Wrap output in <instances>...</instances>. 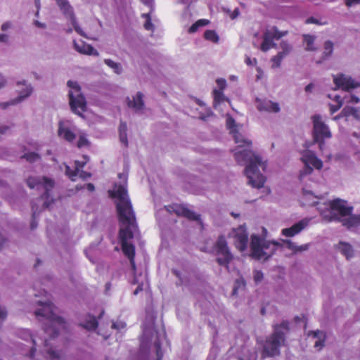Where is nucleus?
Returning <instances> with one entry per match:
<instances>
[{
	"label": "nucleus",
	"mask_w": 360,
	"mask_h": 360,
	"mask_svg": "<svg viewBox=\"0 0 360 360\" xmlns=\"http://www.w3.org/2000/svg\"><path fill=\"white\" fill-rule=\"evenodd\" d=\"M112 198H116V208L120 222L124 226L119 231V239L123 254L128 258L135 257V247L128 240L134 238V232L138 229L135 213L129 198L127 188L124 185H115L113 191H108Z\"/></svg>",
	"instance_id": "nucleus-1"
},
{
	"label": "nucleus",
	"mask_w": 360,
	"mask_h": 360,
	"mask_svg": "<svg viewBox=\"0 0 360 360\" xmlns=\"http://www.w3.org/2000/svg\"><path fill=\"white\" fill-rule=\"evenodd\" d=\"M226 127L230 129L235 142L238 144V146L247 147L236 152L234 157L236 162L240 165L248 163L245 169V173L248 179L249 184L257 188H262L266 181V178L259 172V167L264 171L267 166L266 162H262V158L250 149L252 141L242 138V136L236 129L235 120L231 116L226 119Z\"/></svg>",
	"instance_id": "nucleus-2"
},
{
	"label": "nucleus",
	"mask_w": 360,
	"mask_h": 360,
	"mask_svg": "<svg viewBox=\"0 0 360 360\" xmlns=\"http://www.w3.org/2000/svg\"><path fill=\"white\" fill-rule=\"evenodd\" d=\"M39 304L41 305L42 308L37 310L35 315L45 319L44 322V332L51 338H55L58 335L60 330L66 329L67 323L63 318L55 314V306L53 303L39 302Z\"/></svg>",
	"instance_id": "nucleus-3"
},
{
	"label": "nucleus",
	"mask_w": 360,
	"mask_h": 360,
	"mask_svg": "<svg viewBox=\"0 0 360 360\" xmlns=\"http://www.w3.org/2000/svg\"><path fill=\"white\" fill-rule=\"evenodd\" d=\"M273 333L266 338L262 351V357H273L280 354V347L284 344L285 333L289 330V322L283 321L281 324H275Z\"/></svg>",
	"instance_id": "nucleus-4"
},
{
	"label": "nucleus",
	"mask_w": 360,
	"mask_h": 360,
	"mask_svg": "<svg viewBox=\"0 0 360 360\" xmlns=\"http://www.w3.org/2000/svg\"><path fill=\"white\" fill-rule=\"evenodd\" d=\"M280 244L275 241H266L257 235L251 236L250 257L256 260H267L276 252Z\"/></svg>",
	"instance_id": "nucleus-5"
},
{
	"label": "nucleus",
	"mask_w": 360,
	"mask_h": 360,
	"mask_svg": "<svg viewBox=\"0 0 360 360\" xmlns=\"http://www.w3.org/2000/svg\"><path fill=\"white\" fill-rule=\"evenodd\" d=\"M68 86L71 89L69 91L70 105L75 114L82 116L86 110V101L81 92V88L77 82L68 81Z\"/></svg>",
	"instance_id": "nucleus-6"
},
{
	"label": "nucleus",
	"mask_w": 360,
	"mask_h": 360,
	"mask_svg": "<svg viewBox=\"0 0 360 360\" xmlns=\"http://www.w3.org/2000/svg\"><path fill=\"white\" fill-rule=\"evenodd\" d=\"M215 254L219 256L216 261L220 266H224L229 269V264L233 260V256L228 246L226 238L220 235L213 246Z\"/></svg>",
	"instance_id": "nucleus-7"
},
{
	"label": "nucleus",
	"mask_w": 360,
	"mask_h": 360,
	"mask_svg": "<svg viewBox=\"0 0 360 360\" xmlns=\"http://www.w3.org/2000/svg\"><path fill=\"white\" fill-rule=\"evenodd\" d=\"M288 33V31H279L276 26L266 30L263 34V41L261 44L260 49L266 52L270 49L275 48L276 44L274 42V40H278L287 35Z\"/></svg>",
	"instance_id": "nucleus-8"
},
{
	"label": "nucleus",
	"mask_w": 360,
	"mask_h": 360,
	"mask_svg": "<svg viewBox=\"0 0 360 360\" xmlns=\"http://www.w3.org/2000/svg\"><path fill=\"white\" fill-rule=\"evenodd\" d=\"M27 185L30 188H38L39 186H42L45 190L44 193L41 195V198L48 199L50 197L49 192L53 188L55 181L51 178L43 177H32L30 176L26 180Z\"/></svg>",
	"instance_id": "nucleus-9"
},
{
	"label": "nucleus",
	"mask_w": 360,
	"mask_h": 360,
	"mask_svg": "<svg viewBox=\"0 0 360 360\" xmlns=\"http://www.w3.org/2000/svg\"><path fill=\"white\" fill-rule=\"evenodd\" d=\"M302 161L304 164V169L300 171V176L302 178L304 176L310 174L313 172L312 165L317 169H321L323 167L322 161L319 159L311 151H306L301 158Z\"/></svg>",
	"instance_id": "nucleus-10"
},
{
	"label": "nucleus",
	"mask_w": 360,
	"mask_h": 360,
	"mask_svg": "<svg viewBox=\"0 0 360 360\" xmlns=\"http://www.w3.org/2000/svg\"><path fill=\"white\" fill-rule=\"evenodd\" d=\"M312 120L314 124L313 136L315 142L323 143L324 139L331 137L328 126L321 120L320 115H314Z\"/></svg>",
	"instance_id": "nucleus-11"
},
{
	"label": "nucleus",
	"mask_w": 360,
	"mask_h": 360,
	"mask_svg": "<svg viewBox=\"0 0 360 360\" xmlns=\"http://www.w3.org/2000/svg\"><path fill=\"white\" fill-rule=\"evenodd\" d=\"M248 233L246 228L240 226L233 230V245L240 252L245 251L248 248Z\"/></svg>",
	"instance_id": "nucleus-12"
},
{
	"label": "nucleus",
	"mask_w": 360,
	"mask_h": 360,
	"mask_svg": "<svg viewBox=\"0 0 360 360\" xmlns=\"http://www.w3.org/2000/svg\"><path fill=\"white\" fill-rule=\"evenodd\" d=\"M333 82L337 88H341L346 91L360 86L359 82H355L351 77H345L343 75L334 77Z\"/></svg>",
	"instance_id": "nucleus-13"
},
{
	"label": "nucleus",
	"mask_w": 360,
	"mask_h": 360,
	"mask_svg": "<svg viewBox=\"0 0 360 360\" xmlns=\"http://www.w3.org/2000/svg\"><path fill=\"white\" fill-rule=\"evenodd\" d=\"M333 82L337 88H341L346 91L360 86L359 82H355L351 77H345L343 75L334 77Z\"/></svg>",
	"instance_id": "nucleus-14"
},
{
	"label": "nucleus",
	"mask_w": 360,
	"mask_h": 360,
	"mask_svg": "<svg viewBox=\"0 0 360 360\" xmlns=\"http://www.w3.org/2000/svg\"><path fill=\"white\" fill-rule=\"evenodd\" d=\"M57 5L64 13L68 15L76 32L81 33L80 28L77 25L73 10L67 0H56Z\"/></svg>",
	"instance_id": "nucleus-15"
},
{
	"label": "nucleus",
	"mask_w": 360,
	"mask_h": 360,
	"mask_svg": "<svg viewBox=\"0 0 360 360\" xmlns=\"http://www.w3.org/2000/svg\"><path fill=\"white\" fill-rule=\"evenodd\" d=\"M346 202L340 199H335L330 203L332 210L337 211L342 217L349 216L352 214V207L346 206Z\"/></svg>",
	"instance_id": "nucleus-16"
},
{
	"label": "nucleus",
	"mask_w": 360,
	"mask_h": 360,
	"mask_svg": "<svg viewBox=\"0 0 360 360\" xmlns=\"http://www.w3.org/2000/svg\"><path fill=\"white\" fill-rule=\"evenodd\" d=\"M174 212L178 216L186 217L190 221H198L202 224L200 220V215L195 214L193 211L189 210L184 205H177L174 209Z\"/></svg>",
	"instance_id": "nucleus-17"
},
{
	"label": "nucleus",
	"mask_w": 360,
	"mask_h": 360,
	"mask_svg": "<svg viewBox=\"0 0 360 360\" xmlns=\"http://www.w3.org/2000/svg\"><path fill=\"white\" fill-rule=\"evenodd\" d=\"M257 108L259 111H266L269 112H278L280 107L278 103L270 100H262L257 98Z\"/></svg>",
	"instance_id": "nucleus-18"
},
{
	"label": "nucleus",
	"mask_w": 360,
	"mask_h": 360,
	"mask_svg": "<svg viewBox=\"0 0 360 360\" xmlns=\"http://www.w3.org/2000/svg\"><path fill=\"white\" fill-rule=\"evenodd\" d=\"M58 135L69 143H72L76 138V134L66 125V122L60 120L58 122Z\"/></svg>",
	"instance_id": "nucleus-19"
},
{
	"label": "nucleus",
	"mask_w": 360,
	"mask_h": 360,
	"mask_svg": "<svg viewBox=\"0 0 360 360\" xmlns=\"http://www.w3.org/2000/svg\"><path fill=\"white\" fill-rule=\"evenodd\" d=\"M308 225V220L302 219L293 224L290 228L283 229L281 231L283 236L292 237L300 233Z\"/></svg>",
	"instance_id": "nucleus-20"
},
{
	"label": "nucleus",
	"mask_w": 360,
	"mask_h": 360,
	"mask_svg": "<svg viewBox=\"0 0 360 360\" xmlns=\"http://www.w3.org/2000/svg\"><path fill=\"white\" fill-rule=\"evenodd\" d=\"M20 84H21V83L18 82V85H20ZM22 84L25 86V89L19 92L18 97L16 99L11 101V102L1 103L0 108H1L3 109H6L8 106H9L11 105H14V104H16V103L20 102L24 98H27V96H29L31 94V93L32 91V87L30 85H26L25 82H23L22 83Z\"/></svg>",
	"instance_id": "nucleus-21"
},
{
	"label": "nucleus",
	"mask_w": 360,
	"mask_h": 360,
	"mask_svg": "<svg viewBox=\"0 0 360 360\" xmlns=\"http://www.w3.org/2000/svg\"><path fill=\"white\" fill-rule=\"evenodd\" d=\"M74 47L77 52L82 54L95 56H98L99 55L98 51L96 50L91 45L88 44L83 41H81L79 43L75 41Z\"/></svg>",
	"instance_id": "nucleus-22"
},
{
	"label": "nucleus",
	"mask_w": 360,
	"mask_h": 360,
	"mask_svg": "<svg viewBox=\"0 0 360 360\" xmlns=\"http://www.w3.org/2000/svg\"><path fill=\"white\" fill-rule=\"evenodd\" d=\"M143 97V94L141 92H138L136 96L133 98V100H130L129 98H127V105L135 110L142 109L144 105Z\"/></svg>",
	"instance_id": "nucleus-23"
},
{
	"label": "nucleus",
	"mask_w": 360,
	"mask_h": 360,
	"mask_svg": "<svg viewBox=\"0 0 360 360\" xmlns=\"http://www.w3.org/2000/svg\"><path fill=\"white\" fill-rule=\"evenodd\" d=\"M308 335H312L314 338L317 339L314 342V347L318 350H320L324 346L326 335L322 331H310Z\"/></svg>",
	"instance_id": "nucleus-24"
},
{
	"label": "nucleus",
	"mask_w": 360,
	"mask_h": 360,
	"mask_svg": "<svg viewBox=\"0 0 360 360\" xmlns=\"http://www.w3.org/2000/svg\"><path fill=\"white\" fill-rule=\"evenodd\" d=\"M98 321L94 316L88 314L87 319L84 323H80L79 326L88 330H94L98 327Z\"/></svg>",
	"instance_id": "nucleus-25"
},
{
	"label": "nucleus",
	"mask_w": 360,
	"mask_h": 360,
	"mask_svg": "<svg viewBox=\"0 0 360 360\" xmlns=\"http://www.w3.org/2000/svg\"><path fill=\"white\" fill-rule=\"evenodd\" d=\"M347 219L342 220L343 226L348 229L357 226L360 224V215H349Z\"/></svg>",
	"instance_id": "nucleus-26"
},
{
	"label": "nucleus",
	"mask_w": 360,
	"mask_h": 360,
	"mask_svg": "<svg viewBox=\"0 0 360 360\" xmlns=\"http://www.w3.org/2000/svg\"><path fill=\"white\" fill-rule=\"evenodd\" d=\"M21 335L23 336L24 338H29L32 346L29 352V354H26L28 356L30 359H32L34 356V354L36 352V342L35 340L33 338L32 334L30 333V330H22L21 332Z\"/></svg>",
	"instance_id": "nucleus-27"
},
{
	"label": "nucleus",
	"mask_w": 360,
	"mask_h": 360,
	"mask_svg": "<svg viewBox=\"0 0 360 360\" xmlns=\"http://www.w3.org/2000/svg\"><path fill=\"white\" fill-rule=\"evenodd\" d=\"M127 126L126 122H121L119 127V136L120 141L124 144L125 146H128L127 139Z\"/></svg>",
	"instance_id": "nucleus-28"
},
{
	"label": "nucleus",
	"mask_w": 360,
	"mask_h": 360,
	"mask_svg": "<svg viewBox=\"0 0 360 360\" xmlns=\"http://www.w3.org/2000/svg\"><path fill=\"white\" fill-rule=\"evenodd\" d=\"M340 251L342 252L343 255L346 257L347 259H349L353 256V249L352 246L346 243L340 242L338 246Z\"/></svg>",
	"instance_id": "nucleus-29"
},
{
	"label": "nucleus",
	"mask_w": 360,
	"mask_h": 360,
	"mask_svg": "<svg viewBox=\"0 0 360 360\" xmlns=\"http://www.w3.org/2000/svg\"><path fill=\"white\" fill-rule=\"evenodd\" d=\"M204 38L212 43L217 44L219 41V37L215 30H207L204 32Z\"/></svg>",
	"instance_id": "nucleus-30"
},
{
	"label": "nucleus",
	"mask_w": 360,
	"mask_h": 360,
	"mask_svg": "<svg viewBox=\"0 0 360 360\" xmlns=\"http://www.w3.org/2000/svg\"><path fill=\"white\" fill-rule=\"evenodd\" d=\"M210 24V20L207 19H200L194 22L188 29L189 33H194L198 31L200 27L206 26Z\"/></svg>",
	"instance_id": "nucleus-31"
},
{
	"label": "nucleus",
	"mask_w": 360,
	"mask_h": 360,
	"mask_svg": "<svg viewBox=\"0 0 360 360\" xmlns=\"http://www.w3.org/2000/svg\"><path fill=\"white\" fill-rule=\"evenodd\" d=\"M104 63L108 67L112 68L116 74H120L122 72V67L120 63H116L111 59H105Z\"/></svg>",
	"instance_id": "nucleus-32"
},
{
	"label": "nucleus",
	"mask_w": 360,
	"mask_h": 360,
	"mask_svg": "<svg viewBox=\"0 0 360 360\" xmlns=\"http://www.w3.org/2000/svg\"><path fill=\"white\" fill-rule=\"evenodd\" d=\"M304 40L306 42L307 46L306 50L307 51H314L315 48L313 46L315 37L310 34H304Z\"/></svg>",
	"instance_id": "nucleus-33"
},
{
	"label": "nucleus",
	"mask_w": 360,
	"mask_h": 360,
	"mask_svg": "<svg viewBox=\"0 0 360 360\" xmlns=\"http://www.w3.org/2000/svg\"><path fill=\"white\" fill-rule=\"evenodd\" d=\"M21 158L25 159L29 162H34L40 159V155L37 153L30 152L22 155Z\"/></svg>",
	"instance_id": "nucleus-34"
},
{
	"label": "nucleus",
	"mask_w": 360,
	"mask_h": 360,
	"mask_svg": "<svg viewBox=\"0 0 360 360\" xmlns=\"http://www.w3.org/2000/svg\"><path fill=\"white\" fill-rule=\"evenodd\" d=\"M89 141L86 137V135L84 133H81L79 136V139L77 143V146L79 148L89 146Z\"/></svg>",
	"instance_id": "nucleus-35"
},
{
	"label": "nucleus",
	"mask_w": 360,
	"mask_h": 360,
	"mask_svg": "<svg viewBox=\"0 0 360 360\" xmlns=\"http://www.w3.org/2000/svg\"><path fill=\"white\" fill-rule=\"evenodd\" d=\"M280 46L282 49V51L278 53H281L283 57L288 55L292 51V46L286 41H282L280 43Z\"/></svg>",
	"instance_id": "nucleus-36"
},
{
	"label": "nucleus",
	"mask_w": 360,
	"mask_h": 360,
	"mask_svg": "<svg viewBox=\"0 0 360 360\" xmlns=\"http://www.w3.org/2000/svg\"><path fill=\"white\" fill-rule=\"evenodd\" d=\"M333 51V43L330 41H326L324 44L323 57L327 58L331 56Z\"/></svg>",
	"instance_id": "nucleus-37"
},
{
	"label": "nucleus",
	"mask_w": 360,
	"mask_h": 360,
	"mask_svg": "<svg viewBox=\"0 0 360 360\" xmlns=\"http://www.w3.org/2000/svg\"><path fill=\"white\" fill-rule=\"evenodd\" d=\"M214 103V104H219L224 101L223 91L217 90L214 89L213 90Z\"/></svg>",
	"instance_id": "nucleus-38"
},
{
	"label": "nucleus",
	"mask_w": 360,
	"mask_h": 360,
	"mask_svg": "<svg viewBox=\"0 0 360 360\" xmlns=\"http://www.w3.org/2000/svg\"><path fill=\"white\" fill-rule=\"evenodd\" d=\"M77 171L72 169L70 166L65 165V174L72 180L75 181L76 176L78 175Z\"/></svg>",
	"instance_id": "nucleus-39"
},
{
	"label": "nucleus",
	"mask_w": 360,
	"mask_h": 360,
	"mask_svg": "<svg viewBox=\"0 0 360 360\" xmlns=\"http://www.w3.org/2000/svg\"><path fill=\"white\" fill-rule=\"evenodd\" d=\"M284 57L281 55V53H278L275 56L271 58V61L273 62L274 68H278L281 66V61Z\"/></svg>",
	"instance_id": "nucleus-40"
},
{
	"label": "nucleus",
	"mask_w": 360,
	"mask_h": 360,
	"mask_svg": "<svg viewBox=\"0 0 360 360\" xmlns=\"http://www.w3.org/2000/svg\"><path fill=\"white\" fill-rule=\"evenodd\" d=\"M264 278L263 273L259 270L254 271V281L256 283H258L262 281Z\"/></svg>",
	"instance_id": "nucleus-41"
},
{
	"label": "nucleus",
	"mask_w": 360,
	"mask_h": 360,
	"mask_svg": "<svg viewBox=\"0 0 360 360\" xmlns=\"http://www.w3.org/2000/svg\"><path fill=\"white\" fill-rule=\"evenodd\" d=\"M154 346L155 347L157 357H163V352L162 350L160 342L159 341H155L154 343Z\"/></svg>",
	"instance_id": "nucleus-42"
},
{
	"label": "nucleus",
	"mask_w": 360,
	"mask_h": 360,
	"mask_svg": "<svg viewBox=\"0 0 360 360\" xmlns=\"http://www.w3.org/2000/svg\"><path fill=\"white\" fill-rule=\"evenodd\" d=\"M216 83L219 87L218 90L224 91L226 86V81L225 79L219 78L216 80Z\"/></svg>",
	"instance_id": "nucleus-43"
},
{
	"label": "nucleus",
	"mask_w": 360,
	"mask_h": 360,
	"mask_svg": "<svg viewBox=\"0 0 360 360\" xmlns=\"http://www.w3.org/2000/svg\"><path fill=\"white\" fill-rule=\"evenodd\" d=\"M47 353H48L51 360H59L60 359V356L56 351H53L52 349H49Z\"/></svg>",
	"instance_id": "nucleus-44"
},
{
	"label": "nucleus",
	"mask_w": 360,
	"mask_h": 360,
	"mask_svg": "<svg viewBox=\"0 0 360 360\" xmlns=\"http://www.w3.org/2000/svg\"><path fill=\"white\" fill-rule=\"evenodd\" d=\"M32 209L33 210V213H32V220L31 221L30 226H31V229L33 230V229H36L37 226V223L35 219L36 211L34 210V205H32Z\"/></svg>",
	"instance_id": "nucleus-45"
},
{
	"label": "nucleus",
	"mask_w": 360,
	"mask_h": 360,
	"mask_svg": "<svg viewBox=\"0 0 360 360\" xmlns=\"http://www.w3.org/2000/svg\"><path fill=\"white\" fill-rule=\"evenodd\" d=\"M86 163V162H80L79 160H75V169L79 173V169H82L85 166Z\"/></svg>",
	"instance_id": "nucleus-46"
},
{
	"label": "nucleus",
	"mask_w": 360,
	"mask_h": 360,
	"mask_svg": "<svg viewBox=\"0 0 360 360\" xmlns=\"http://www.w3.org/2000/svg\"><path fill=\"white\" fill-rule=\"evenodd\" d=\"M7 316V311L5 308L0 306V324L5 320Z\"/></svg>",
	"instance_id": "nucleus-47"
},
{
	"label": "nucleus",
	"mask_w": 360,
	"mask_h": 360,
	"mask_svg": "<svg viewBox=\"0 0 360 360\" xmlns=\"http://www.w3.org/2000/svg\"><path fill=\"white\" fill-rule=\"evenodd\" d=\"M144 28L146 30H153L154 29V25L151 22V19H147L144 23Z\"/></svg>",
	"instance_id": "nucleus-48"
},
{
	"label": "nucleus",
	"mask_w": 360,
	"mask_h": 360,
	"mask_svg": "<svg viewBox=\"0 0 360 360\" xmlns=\"http://www.w3.org/2000/svg\"><path fill=\"white\" fill-rule=\"evenodd\" d=\"M342 103H340V102H339V104L337 103L335 105H331L330 107V112L331 113L335 112L342 107Z\"/></svg>",
	"instance_id": "nucleus-49"
},
{
	"label": "nucleus",
	"mask_w": 360,
	"mask_h": 360,
	"mask_svg": "<svg viewBox=\"0 0 360 360\" xmlns=\"http://www.w3.org/2000/svg\"><path fill=\"white\" fill-rule=\"evenodd\" d=\"M91 176V174L88 172L81 171L79 173V177L82 179H86Z\"/></svg>",
	"instance_id": "nucleus-50"
},
{
	"label": "nucleus",
	"mask_w": 360,
	"mask_h": 360,
	"mask_svg": "<svg viewBox=\"0 0 360 360\" xmlns=\"http://www.w3.org/2000/svg\"><path fill=\"white\" fill-rule=\"evenodd\" d=\"M305 23L306 24H311V23H313V24H318V25H320L321 23L319 22V20L314 18V17H310L309 18H307L305 21Z\"/></svg>",
	"instance_id": "nucleus-51"
},
{
	"label": "nucleus",
	"mask_w": 360,
	"mask_h": 360,
	"mask_svg": "<svg viewBox=\"0 0 360 360\" xmlns=\"http://www.w3.org/2000/svg\"><path fill=\"white\" fill-rule=\"evenodd\" d=\"M239 14H240L239 8H236L233 10V12L231 13L229 16L232 20H234L239 15Z\"/></svg>",
	"instance_id": "nucleus-52"
},
{
	"label": "nucleus",
	"mask_w": 360,
	"mask_h": 360,
	"mask_svg": "<svg viewBox=\"0 0 360 360\" xmlns=\"http://www.w3.org/2000/svg\"><path fill=\"white\" fill-rule=\"evenodd\" d=\"M284 243L287 245V247L289 249H291V250H295L296 249L295 245H294V243L291 240H284Z\"/></svg>",
	"instance_id": "nucleus-53"
},
{
	"label": "nucleus",
	"mask_w": 360,
	"mask_h": 360,
	"mask_svg": "<svg viewBox=\"0 0 360 360\" xmlns=\"http://www.w3.org/2000/svg\"><path fill=\"white\" fill-rule=\"evenodd\" d=\"M359 3H360V0H345V4L349 7Z\"/></svg>",
	"instance_id": "nucleus-54"
},
{
	"label": "nucleus",
	"mask_w": 360,
	"mask_h": 360,
	"mask_svg": "<svg viewBox=\"0 0 360 360\" xmlns=\"http://www.w3.org/2000/svg\"><path fill=\"white\" fill-rule=\"evenodd\" d=\"M143 283H141L138 285V287L136 288V290L134 291V295H138L140 292L143 291Z\"/></svg>",
	"instance_id": "nucleus-55"
},
{
	"label": "nucleus",
	"mask_w": 360,
	"mask_h": 360,
	"mask_svg": "<svg viewBox=\"0 0 360 360\" xmlns=\"http://www.w3.org/2000/svg\"><path fill=\"white\" fill-rule=\"evenodd\" d=\"M11 26V24L10 22H4L2 25H1V30L3 31H6L8 29H9Z\"/></svg>",
	"instance_id": "nucleus-56"
},
{
	"label": "nucleus",
	"mask_w": 360,
	"mask_h": 360,
	"mask_svg": "<svg viewBox=\"0 0 360 360\" xmlns=\"http://www.w3.org/2000/svg\"><path fill=\"white\" fill-rule=\"evenodd\" d=\"M134 258L135 257H132V259H129V260L130 262V264H131V269H133L134 271H135L136 270V266Z\"/></svg>",
	"instance_id": "nucleus-57"
},
{
	"label": "nucleus",
	"mask_w": 360,
	"mask_h": 360,
	"mask_svg": "<svg viewBox=\"0 0 360 360\" xmlns=\"http://www.w3.org/2000/svg\"><path fill=\"white\" fill-rule=\"evenodd\" d=\"M86 188H87L88 191H89L91 192H92L95 190L94 185L91 183L86 184Z\"/></svg>",
	"instance_id": "nucleus-58"
},
{
	"label": "nucleus",
	"mask_w": 360,
	"mask_h": 360,
	"mask_svg": "<svg viewBox=\"0 0 360 360\" xmlns=\"http://www.w3.org/2000/svg\"><path fill=\"white\" fill-rule=\"evenodd\" d=\"M8 39V35L6 34H0V42H6Z\"/></svg>",
	"instance_id": "nucleus-59"
},
{
	"label": "nucleus",
	"mask_w": 360,
	"mask_h": 360,
	"mask_svg": "<svg viewBox=\"0 0 360 360\" xmlns=\"http://www.w3.org/2000/svg\"><path fill=\"white\" fill-rule=\"evenodd\" d=\"M125 325L122 323H120V325H117L116 323H112V328L115 329H119L120 328H124Z\"/></svg>",
	"instance_id": "nucleus-60"
},
{
	"label": "nucleus",
	"mask_w": 360,
	"mask_h": 360,
	"mask_svg": "<svg viewBox=\"0 0 360 360\" xmlns=\"http://www.w3.org/2000/svg\"><path fill=\"white\" fill-rule=\"evenodd\" d=\"M313 88V84L310 83L305 87V91L306 92H310L311 91V89Z\"/></svg>",
	"instance_id": "nucleus-61"
},
{
	"label": "nucleus",
	"mask_w": 360,
	"mask_h": 360,
	"mask_svg": "<svg viewBox=\"0 0 360 360\" xmlns=\"http://www.w3.org/2000/svg\"><path fill=\"white\" fill-rule=\"evenodd\" d=\"M334 99L338 104H339V102L342 104V100L341 96L336 95L335 96Z\"/></svg>",
	"instance_id": "nucleus-62"
},
{
	"label": "nucleus",
	"mask_w": 360,
	"mask_h": 360,
	"mask_svg": "<svg viewBox=\"0 0 360 360\" xmlns=\"http://www.w3.org/2000/svg\"><path fill=\"white\" fill-rule=\"evenodd\" d=\"M6 84V79L4 77L0 76V89L2 88Z\"/></svg>",
	"instance_id": "nucleus-63"
},
{
	"label": "nucleus",
	"mask_w": 360,
	"mask_h": 360,
	"mask_svg": "<svg viewBox=\"0 0 360 360\" xmlns=\"http://www.w3.org/2000/svg\"><path fill=\"white\" fill-rule=\"evenodd\" d=\"M8 129V127L2 126L0 124V134H4Z\"/></svg>",
	"instance_id": "nucleus-64"
}]
</instances>
